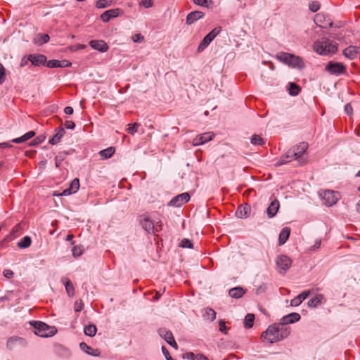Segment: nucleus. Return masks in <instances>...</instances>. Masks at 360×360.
<instances>
[{
  "mask_svg": "<svg viewBox=\"0 0 360 360\" xmlns=\"http://www.w3.org/2000/svg\"><path fill=\"white\" fill-rule=\"evenodd\" d=\"M194 4L201 6L203 7L208 8L209 5L208 3H212V0H193Z\"/></svg>",
  "mask_w": 360,
  "mask_h": 360,
  "instance_id": "obj_50",
  "label": "nucleus"
},
{
  "mask_svg": "<svg viewBox=\"0 0 360 360\" xmlns=\"http://www.w3.org/2000/svg\"><path fill=\"white\" fill-rule=\"evenodd\" d=\"M255 320V315L253 314H248L244 319V326L246 328L252 327Z\"/></svg>",
  "mask_w": 360,
  "mask_h": 360,
  "instance_id": "obj_36",
  "label": "nucleus"
},
{
  "mask_svg": "<svg viewBox=\"0 0 360 360\" xmlns=\"http://www.w3.org/2000/svg\"><path fill=\"white\" fill-rule=\"evenodd\" d=\"M72 252L74 257H79L82 254V250L79 246H75L72 249Z\"/></svg>",
  "mask_w": 360,
  "mask_h": 360,
  "instance_id": "obj_51",
  "label": "nucleus"
},
{
  "mask_svg": "<svg viewBox=\"0 0 360 360\" xmlns=\"http://www.w3.org/2000/svg\"><path fill=\"white\" fill-rule=\"evenodd\" d=\"M30 324L34 328L35 334L40 337H51L54 335L57 332V330L55 327L49 326L42 321H32L30 322Z\"/></svg>",
  "mask_w": 360,
  "mask_h": 360,
  "instance_id": "obj_2",
  "label": "nucleus"
},
{
  "mask_svg": "<svg viewBox=\"0 0 360 360\" xmlns=\"http://www.w3.org/2000/svg\"><path fill=\"white\" fill-rule=\"evenodd\" d=\"M6 79V69L0 63V85L2 84Z\"/></svg>",
  "mask_w": 360,
  "mask_h": 360,
  "instance_id": "obj_46",
  "label": "nucleus"
},
{
  "mask_svg": "<svg viewBox=\"0 0 360 360\" xmlns=\"http://www.w3.org/2000/svg\"><path fill=\"white\" fill-rule=\"evenodd\" d=\"M66 156L65 153H60L55 158V164L56 167H59L61 162L63 161Z\"/></svg>",
  "mask_w": 360,
  "mask_h": 360,
  "instance_id": "obj_43",
  "label": "nucleus"
},
{
  "mask_svg": "<svg viewBox=\"0 0 360 360\" xmlns=\"http://www.w3.org/2000/svg\"><path fill=\"white\" fill-rule=\"evenodd\" d=\"M65 133V129L62 127H59L55 129V134L53 136L49 139V143L52 145L57 144L61 140V138L64 136Z\"/></svg>",
  "mask_w": 360,
  "mask_h": 360,
  "instance_id": "obj_20",
  "label": "nucleus"
},
{
  "mask_svg": "<svg viewBox=\"0 0 360 360\" xmlns=\"http://www.w3.org/2000/svg\"><path fill=\"white\" fill-rule=\"evenodd\" d=\"M132 40L134 42H142L144 41V37L140 34V33H138V34H134L133 37H132Z\"/></svg>",
  "mask_w": 360,
  "mask_h": 360,
  "instance_id": "obj_53",
  "label": "nucleus"
},
{
  "mask_svg": "<svg viewBox=\"0 0 360 360\" xmlns=\"http://www.w3.org/2000/svg\"><path fill=\"white\" fill-rule=\"evenodd\" d=\"M61 282L65 287V290L68 295L69 297H73L75 295V287L71 281L67 277H63L61 279Z\"/></svg>",
  "mask_w": 360,
  "mask_h": 360,
  "instance_id": "obj_22",
  "label": "nucleus"
},
{
  "mask_svg": "<svg viewBox=\"0 0 360 360\" xmlns=\"http://www.w3.org/2000/svg\"><path fill=\"white\" fill-rule=\"evenodd\" d=\"M279 330L278 337H281V340L287 338L290 333V328L283 325L281 322L276 324Z\"/></svg>",
  "mask_w": 360,
  "mask_h": 360,
  "instance_id": "obj_26",
  "label": "nucleus"
},
{
  "mask_svg": "<svg viewBox=\"0 0 360 360\" xmlns=\"http://www.w3.org/2000/svg\"><path fill=\"white\" fill-rule=\"evenodd\" d=\"M195 359L196 360H209V359L202 354H198L195 356Z\"/></svg>",
  "mask_w": 360,
  "mask_h": 360,
  "instance_id": "obj_64",
  "label": "nucleus"
},
{
  "mask_svg": "<svg viewBox=\"0 0 360 360\" xmlns=\"http://www.w3.org/2000/svg\"><path fill=\"white\" fill-rule=\"evenodd\" d=\"M115 153V148L113 147H109L106 149L100 151V155L105 159L110 158Z\"/></svg>",
  "mask_w": 360,
  "mask_h": 360,
  "instance_id": "obj_37",
  "label": "nucleus"
},
{
  "mask_svg": "<svg viewBox=\"0 0 360 360\" xmlns=\"http://www.w3.org/2000/svg\"><path fill=\"white\" fill-rule=\"evenodd\" d=\"M79 347L82 351H84V352H86V354H88L89 355H91L94 356H99V354H100V352L98 349H93L92 347H89V345H87L86 343H85L84 342H82L79 344Z\"/></svg>",
  "mask_w": 360,
  "mask_h": 360,
  "instance_id": "obj_25",
  "label": "nucleus"
},
{
  "mask_svg": "<svg viewBox=\"0 0 360 360\" xmlns=\"http://www.w3.org/2000/svg\"><path fill=\"white\" fill-rule=\"evenodd\" d=\"M301 316L298 313H290L286 316H284L281 319V322L283 325H287L290 323H294L298 321H300Z\"/></svg>",
  "mask_w": 360,
  "mask_h": 360,
  "instance_id": "obj_18",
  "label": "nucleus"
},
{
  "mask_svg": "<svg viewBox=\"0 0 360 360\" xmlns=\"http://www.w3.org/2000/svg\"><path fill=\"white\" fill-rule=\"evenodd\" d=\"M267 285L266 283H262L256 289V294L257 295L264 294L267 290Z\"/></svg>",
  "mask_w": 360,
  "mask_h": 360,
  "instance_id": "obj_44",
  "label": "nucleus"
},
{
  "mask_svg": "<svg viewBox=\"0 0 360 360\" xmlns=\"http://www.w3.org/2000/svg\"><path fill=\"white\" fill-rule=\"evenodd\" d=\"M181 246L186 248H193V244L189 239L184 238L181 242Z\"/></svg>",
  "mask_w": 360,
  "mask_h": 360,
  "instance_id": "obj_47",
  "label": "nucleus"
},
{
  "mask_svg": "<svg viewBox=\"0 0 360 360\" xmlns=\"http://www.w3.org/2000/svg\"><path fill=\"white\" fill-rule=\"evenodd\" d=\"M122 13L120 8L108 10L101 15V19L104 22H108L110 19L118 17Z\"/></svg>",
  "mask_w": 360,
  "mask_h": 360,
  "instance_id": "obj_13",
  "label": "nucleus"
},
{
  "mask_svg": "<svg viewBox=\"0 0 360 360\" xmlns=\"http://www.w3.org/2000/svg\"><path fill=\"white\" fill-rule=\"evenodd\" d=\"M3 275L4 277H6V278H11L13 277L14 276V273L12 270L11 269H5L4 271H3Z\"/></svg>",
  "mask_w": 360,
  "mask_h": 360,
  "instance_id": "obj_57",
  "label": "nucleus"
},
{
  "mask_svg": "<svg viewBox=\"0 0 360 360\" xmlns=\"http://www.w3.org/2000/svg\"><path fill=\"white\" fill-rule=\"evenodd\" d=\"M358 53V47L354 46H349L343 51V55L350 60L354 59L357 56Z\"/></svg>",
  "mask_w": 360,
  "mask_h": 360,
  "instance_id": "obj_21",
  "label": "nucleus"
},
{
  "mask_svg": "<svg viewBox=\"0 0 360 360\" xmlns=\"http://www.w3.org/2000/svg\"><path fill=\"white\" fill-rule=\"evenodd\" d=\"M280 207L279 201L274 199L269 205L266 210L267 216L269 218H273L277 214Z\"/></svg>",
  "mask_w": 360,
  "mask_h": 360,
  "instance_id": "obj_16",
  "label": "nucleus"
},
{
  "mask_svg": "<svg viewBox=\"0 0 360 360\" xmlns=\"http://www.w3.org/2000/svg\"><path fill=\"white\" fill-rule=\"evenodd\" d=\"M89 45L92 49L102 53L106 52L109 49L108 45L103 40H91L89 42Z\"/></svg>",
  "mask_w": 360,
  "mask_h": 360,
  "instance_id": "obj_14",
  "label": "nucleus"
},
{
  "mask_svg": "<svg viewBox=\"0 0 360 360\" xmlns=\"http://www.w3.org/2000/svg\"><path fill=\"white\" fill-rule=\"evenodd\" d=\"M277 271L281 274H285L292 265V259L285 255H280L276 259Z\"/></svg>",
  "mask_w": 360,
  "mask_h": 360,
  "instance_id": "obj_4",
  "label": "nucleus"
},
{
  "mask_svg": "<svg viewBox=\"0 0 360 360\" xmlns=\"http://www.w3.org/2000/svg\"><path fill=\"white\" fill-rule=\"evenodd\" d=\"M307 148L308 143L306 142L300 143L299 144L290 148V150L292 151V155L294 156V159L301 161V158L307 151Z\"/></svg>",
  "mask_w": 360,
  "mask_h": 360,
  "instance_id": "obj_10",
  "label": "nucleus"
},
{
  "mask_svg": "<svg viewBox=\"0 0 360 360\" xmlns=\"http://www.w3.org/2000/svg\"><path fill=\"white\" fill-rule=\"evenodd\" d=\"M309 294H310L309 290H305V291H303L301 294H300L299 296L300 297L301 300L302 301H304V300H306L308 297Z\"/></svg>",
  "mask_w": 360,
  "mask_h": 360,
  "instance_id": "obj_60",
  "label": "nucleus"
},
{
  "mask_svg": "<svg viewBox=\"0 0 360 360\" xmlns=\"http://www.w3.org/2000/svg\"><path fill=\"white\" fill-rule=\"evenodd\" d=\"M290 229L288 227H285L281 231L278 237V242L280 245H283L287 241L290 236Z\"/></svg>",
  "mask_w": 360,
  "mask_h": 360,
  "instance_id": "obj_30",
  "label": "nucleus"
},
{
  "mask_svg": "<svg viewBox=\"0 0 360 360\" xmlns=\"http://www.w3.org/2000/svg\"><path fill=\"white\" fill-rule=\"evenodd\" d=\"M204 13L201 11H193L188 14L186 17V23L188 25H191L195 22L196 20L203 18Z\"/></svg>",
  "mask_w": 360,
  "mask_h": 360,
  "instance_id": "obj_23",
  "label": "nucleus"
},
{
  "mask_svg": "<svg viewBox=\"0 0 360 360\" xmlns=\"http://www.w3.org/2000/svg\"><path fill=\"white\" fill-rule=\"evenodd\" d=\"M31 238L26 236L18 243L17 245L20 249H25L29 248L31 245Z\"/></svg>",
  "mask_w": 360,
  "mask_h": 360,
  "instance_id": "obj_34",
  "label": "nucleus"
},
{
  "mask_svg": "<svg viewBox=\"0 0 360 360\" xmlns=\"http://www.w3.org/2000/svg\"><path fill=\"white\" fill-rule=\"evenodd\" d=\"M221 31V27L214 28L210 32H209L201 41L198 47V52L203 51L209 44L213 41V39L220 33Z\"/></svg>",
  "mask_w": 360,
  "mask_h": 360,
  "instance_id": "obj_6",
  "label": "nucleus"
},
{
  "mask_svg": "<svg viewBox=\"0 0 360 360\" xmlns=\"http://www.w3.org/2000/svg\"><path fill=\"white\" fill-rule=\"evenodd\" d=\"M140 5L146 8H148L153 6V0H142L140 3Z\"/></svg>",
  "mask_w": 360,
  "mask_h": 360,
  "instance_id": "obj_54",
  "label": "nucleus"
},
{
  "mask_svg": "<svg viewBox=\"0 0 360 360\" xmlns=\"http://www.w3.org/2000/svg\"><path fill=\"white\" fill-rule=\"evenodd\" d=\"M288 65L293 68H302L304 67V62L300 57L292 54V58L289 60Z\"/></svg>",
  "mask_w": 360,
  "mask_h": 360,
  "instance_id": "obj_29",
  "label": "nucleus"
},
{
  "mask_svg": "<svg viewBox=\"0 0 360 360\" xmlns=\"http://www.w3.org/2000/svg\"><path fill=\"white\" fill-rule=\"evenodd\" d=\"M320 196L326 206L330 207L335 205L340 198V195L338 192L331 190H326L320 193Z\"/></svg>",
  "mask_w": 360,
  "mask_h": 360,
  "instance_id": "obj_7",
  "label": "nucleus"
},
{
  "mask_svg": "<svg viewBox=\"0 0 360 360\" xmlns=\"http://www.w3.org/2000/svg\"><path fill=\"white\" fill-rule=\"evenodd\" d=\"M294 159L292 151L288 150L283 155H282L280 160L276 163V165H282L291 162Z\"/></svg>",
  "mask_w": 360,
  "mask_h": 360,
  "instance_id": "obj_27",
  "label": "nucleus"
},
{
  "mask_svg": "<svg viewBox=\"0 0 360 360\" xmlns=\"http://www.w3.org/2000/svg\"><path fill=\"white\" fill-rule=\"evenodd\" d=\"M214 136V134L213 132H206V133L198 135L193 140V145L194 146L202 145V144L211 141L213 139Z\"/></svg>",
  "mask_w": 360,
  "mask_h": 360,
  "instance_id": "obj_12",
  "label": "nucleus"
},
{
  "mask_svg": "<svg viewBox=\"0 0 360 360\" xmlns=\"http://www.w3.org/2000/svg\"><path fill=\"white\" fill-rule=\"evenodd\" d=\"M97 331V328L94 324H89L84 327V332L86 335L94 337Z\"/></svg>",
  "mask_w": 360,
  "mask_h": 360,
  "instance_id": "obj_35",
  "label": "nucleus"
},
{
  "mask_svg": "<svg viewBox=\"0 0 360 360\" xmlns=\"http://www.w3.org/2000/svg\"><path fill=\"white\" fill-rule=\"evenodd\" d=\"M323 299V295L321 294H319L316 295L314 297L310 299L307 304L309 307L314 308L316 307L319 304L321 303L322 300Z\"/></svg>",
  "mask_w": 360,
  "mask_h": 360,
  "instance_id": "obj_33",
  "label": "nucleus"
},
{
  "mask_svg": "<svg viewBox=\"0 0 360 360\" xmlns=\"http://www.w3.org/2000/svg\"><path fill=\"white\" fill-rule=\"evenodd\" d=\"M219 330L221 333H226L227 328L226 326V323L224 320H220L219 321Z\"/></svg>",
  "mask_w": 360,
  "mask_h": 360,
  "instance_id": "obj_56",
  "label": "nucleus"
},
{
  "mask_svg": "<svg viewBox=\"0 0 360 360\" xmlns=\"http://www.w3.org/2000/svg\"><path fill=\"white\" fill-rule=\"evenodd\" d=\"M279 330L276 324L271 325L263 332L262 337L264 340L273 343L281 340V337H278Z\"/></svg>",
  "mask_w": 360,
  "mask_h": 360,
  "instance_id": "obj_5",
  "label": "nucleus"
},
{
  "mask_svg": "<svg viewBox=\"0 0 360 360\" xmlns=\"http://www.w3.org/2000/svg\"><path fill=\"white\" fill-rule=\"evenodd\" d=\"M190 200V195L188 193H183L181 194L177 195L174 198H173L168 203L169 206L172 207H181L184 204L188 202Z\"/></svg>",
  "mask_w": 360,
  "mask_h": 360,
  "instance_id": "obj_11",
  "label": "nucleus"
},
{
  "mask_svg": "<svg viewBox=\"0 0 360 360\" xmlns=\"http://www.w3.org/2000/svg\"><path fill=\"white\" fill-rule=\"evenodd\" d=\"M29 60L31 62L32 65L35 66H39L41 65H44L46 63V57L44 55L39 54H30Z\"/></svg>",
  "mask_w": 360,
  "mask_h": 360,
  "instance_id": "obj_17",
  "label": "nucleus"
},
{
  "mask_svg": "<svg viewBox=\"0 0 360 360\" xmlns=\"http://www.w3.org/2000/svg\"><path fill=\"white\" fill-rule=\"evenodd\" d=\"M251 143L253 145L262 146L264 144L265 141L260 136L255 134L252 137Z\"/></svg>",
  "mask_w": 360,
  "mask_h": 360,
  "instance_id": "obj_42",
  "label": "nucleus"
},
{
  "mask_svg": "<svg viewBox=\"0 0 360 360\" xmlns=\"http://www.w3.org/2000/svg\"><path fill=\"white\" fill-rule=\"evenodd\" d=\"M25 341L22 338L18 337H11L10 338L8 341L6 346L9 349H15L18 345H25Z\"/></svg>",
  "mask_w": 360,
  "mask_h": 360,
  "instance_id": "obj_19",
  "label": "nucleus"
},
{
  "mask_svg": "<svg viewBox=\"0 0 360 360\" xmlns=\"http://www.w3.org/2000/svg\"><path fill=\"white\" fill-rule=\"evenodd\" d=\"M315 24L321 28H328L333 26V21L330 19L328 15L320 13H317L314 17Z\"/></svg>",
  "mask_w": 360,
  "mask_h": 360,
  "instance_id": "obj_9",
  "label": "nucleus"
},
{
  "mask_svg": "<svg viewBox=\"0 0 360 360\" xmlns=\"http://www.w3.org/2000/svg\"><path fill=\"white\" fill-rule=\"evenodd\" d=\"M141 226L147 233L155 234L162 230V223L160 220L155 224V221L146 215L141 216Z\"/></svg>",
  "mask_w": 360,
  "mask_h": 360,
  "instance_id": "obj_3",
  "label": "nucleus"
},
{
  "mask_svg": "<svg viewBox=\"0 0 360 360\" xmlns=\"http://www.w3.org/2000/svg\"><path fill=\"white\" fill-rule=\"evenodd\" d=\"M139 126V124L137 123L129 124V127L127 129V132L131 134H134V133H136L137 131Z\"/></svg>",
  "mask_w": 360,
  "mask_h": 360,
  "instance_id": "obj_48",
  "label": "nucleus"
},
{
  "mask_svg": "<svg viewBox=\"0 0 360 360\" xmlns=\"http://www.w3.org/2000/svg\"><path fill=\"white\" fill-rule=\"evenodd\" d=\"M83 307L84 304L82 302V301L80 302H76L75 304V309L76 311H80L82 309Z\"/></svg>",
  "mask_w": 360,
  "mask_h": 360,
  "instance_id": "obj_61",
  "label": "nucleus"
},
{
  "mask_svg": "<svg viewBox=\"0 0 360 360\" xmlns=\"http://www.w3.org/2000/svg\"><path fill=\"white\" fill-rule=\"evenodd\" d=\"M245 293V290L242 287H236L229 290V295L230 297L236 299L242 297Z\"/></svg>",
  "mask_w": 360,
  "mask_h": 360,
  "instance_id": "obj_24",
  "label": "nucleus"
},
{
  "mask_svg": "<svg viewBox=\"0 0 360 360\" xmlns=\"http://www.w3.org/2000/svg\"><path fill=\"white\" fill-rule=\"evenodd\" d=\"M38 37H39L41 44L47 43L50 39V37L47 34H39Z\"/></svg>",
  "mask_w": 360,
  "mask_h": 360,
  "instance_id": "obj_55",
  "label": "nucleus"
},
{
  "mask_svg": "<svg viewBox=\"0 0 360 360\" xmlns=\"http://www.w3.org/2000/svg\"><path fill=\"white\" fill-rule=\"evenodd\" d=\"M65 127L68 129H73L75 127V124L72 121L68 120L65 122Z\"/></svg>",
  "mask_w": 360,
  "mask_h": 360,
  "instance_id": "obj_58",
  "label": "nucleus"
},
{
  "mask_svg": "<svg viewBox=\"0 0 360 360\" xmlns=\"http://www.w3.org/2000/svg\"><path fill=\"white\" fill-rule=\"evenodd\" d=\"M326 70L331 75H340L346 71V66L338 62L330 61L326 66Z\"/></svg>",
  "mask_w": 360,
  "mask_h": 360,
  "instance_id": "obj_8",
  "label": "nucleus"
},
{
  "mask_svg": "<svg viewBox=\"0 0 360 360\" xmlns=\"http://www.w3.org/2000/svg\"><path fill=\"white\" fill-rule=\"evenodd\" d=\"M47 67L54 68H59L60 65V60H50L46 63Z\"/></svg>",
  "mask_w": 360,
  "mask_h": 360,
  "instance_id": "obj_49",
  "label": "nucleus"
},
{
  "mask_svg": "<svg viewBox=\"0 0 360 360\" xmlns=\"http://www.w3.org/2000/svg\"><path fill=\"white\" fill-rule=\"evenodd\" d=\"M158 334L163 338L167 342H169L174 338L172 333L165 328H161L158 330Z\"/></svg>",
  "mask_w": 360,
  "mask_h": 360,
  "instance_id": "obj_31",
  "label": "nucleus"
},
{
  "mask_svg": "<svg viewBox=\"0 0 360 360\" xmlns=\"http://www.w3.org/2000/svg\"><path fill=\"white\" fill-rule=\"evenodd\" d=\"M338 44L326 37L316 40L313 44V49L315 52L319 55L327 56L333 55L338 51Z\"/></svg>",
  "mask_w": 360,
  "mask_h": 360,
  "instance_id": "obj_1",
  "label": "nucleus"
},
{
  "mask_svg": "<svg viewBox=\"0 0 360 360\" xmlns=\"http://www.w3.org/2000/svg\"><path fill=\"white\" fill-rule=\"evenodd\" d=\"M79 188V180L77 178L74 179L70 184V187L67 189H65L61 195H68L72 193H75Z\"/></svg>",
  "mask_w": 360,
  "mask_h": 360,
  "instance_id": "obj_15",
  "label": "nucleus"
},
{
  "mask_svg": "<svg viewBox=\"0 0 360 360\" xmlns=\"http://www.w3.org/2000/svg\"><path fill=\"white\" fill-rule=\"evenodd\" d=\"M162 352L167 360H168L169 359V357H171L169 351L165 346L162 347Z\"/></svg>",
  "mask_w": 360,
  "mask_h": 360,
  "instance_id": "obj_63",
  "label": "nucleus"
},
{
  "mask_svg": "<svg viewBox=\"0 0 360 360\" xmlns=\"http://www.w3.org/2000/svg\"><path fill=\"white\" fill-rule=\"evenodd\" d=\"M112 0H98L96 2V7L97 8H105L112 5Z\"/></svg>",
  "mask_w": 360,
  "mask_h": 360,
  "instance_id": "obj_39",
  "label": "nucleus"
},
{
  "mask_svg": "<svg viewBox=\"0 0 360 360\" xmlns=\"http://www.w3.org/2000/svg\"><path fill=\"white\" fill-rule=\"evenodd\" d=\"M303 301L301 300L300 297L298 295L295 297H294L290 301V305L292 307H297L299 306Z\"/></svg>",
  "mask_w": 360,
  "mask_h": 360,
  "instance_id": "obj_52",
  "label": "nucleus"
},
{
  "mask_svg": "<svg viewBox=\"0 0 360 360\" xmlns=\"http://www.w3.org/2000/svg\"><path fill=\"white\" fill-rule=\"evenodd\" d=\"M309 8L311 11L316 12L320 8V4L318 1H311L309 4Z\"/></svg>",
  "mask_w": 360,
  "mask_h": 360,
  "instance_id": "obj_45",
  "label": "nucleus"
},
{
  "mask_svg": "<svg viewBox=\"0 0 360 360\" xmlns=\"http://www.w3.org/2000/svg\"><path fill=\"white\" fill-rule=\"evenodd\" d=\"M60 65L59 66V68H66L71 66V63L66 60H60Z\"/></svg>",
  "mask_w": 360,
  "mask_h": 360,
  "instance_id": "obj_62",
  "label": "nucleus"
},
{
  "mask_svg": "<svg viewBox=\"0 0 360 360\" xmlns=\"http://www.w3.org/2000/svg\"><path fill=\"white\" fill-rule=\"evenodd\" d=\"M250 212V207L248 204L240 205L236 210V215L239 218H245L248 216Z\"/></svg>",
  "mask_w": 360,
  "mask_h": 360,
  "instance_id": "obj_28",
  "label": "nucleus"
},
{
  "mask_svg": "<svg viewBox=\"0 0 360 360\" xmlns=\"http://www.w3.org/2000/svg\"><path fill=\"white\" fill-rule=\"evenodd\" d=\"M345 111L349 115L352 114L353 109H352V107L351 104L347 103V104L345 105Z\"/></svg>",
  "mask_w": 360,
  "mask_h": 360,
  "instance_id": "obj_59",
  "label": "nucleus"
},
{
  "mask_svg": "<svg viewBox=\"0 0 360 360\" xmlns=\"http://www.w3.org/2000/svg\"><path fill=\"white\" fill-rule=\"evenodd\" d=\"M34 135H35L34 131H30L27 132L26 134H25L24 135H22V136L13 139L12 142L15 143H23V142L30 139L31 138H32Z\"/></svg>",
  "mask_w": 360,
  "mask_h": 360,
  "instance_id": "obj_32",
  "label": "nucleus"
},
{
  "mask_svg": "<svg viewBox=\"0 0 360 360\" xmlns=\"http://www.w3.org/2000/svg\"><path fill=\"white\" fill-rule=\"evenodd\" d=\"M276 58L285 64L288 65L289 60L292 58V54L288 53L281 52L277 54Z\"/></svg>",
  "mask_w": 360,
  "mask_h": 360,
  "instance_id": "obj_38",
  "label": "nucleus"
},
{
  "mask_svg": "<svg viewBox=\"0 0 360 360\" xmlns=\"http://www.w3.org/2000/svg\"><path fill=\"white\" fill-rule=\"evenodd\" d=\"M205 316L207 319H209L210 321H213L216 318V312L212 308H206L205 311Z\"/></svg>",
  "mask_w": 360,
  "mask_h": 360,
  "instance_id": "obj_40",
  "label": "nucleus"
},
{
  "mask_svg": "<svg viewBox=\"0 0 360 360\" xmlns=\"http://www.w3.org/2000/svg\"><path fill=\"white\" fill-rule=\"evenodd\" d=\"M300 91V87L295 83H290L289 94L292 96L298 95Z\"/></svg>",
  "mask_w": 360,
  "mask_h": 360,
  "instance_id": "obj_41",
  "label": "nucleus"
}]
</instances>
